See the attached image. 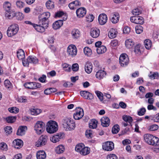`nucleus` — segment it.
Listing matches in <instances>:
<instances>
[{"label": "nucleus", "instance_id": "nucleus-56", "mask_svg": "<svg viewBox=\"0 0 159 159\" xmlns=\"http://www.w3.org/2000/svg\"><path fill=\"white\" fill-rule=\"evenodd\" d=\"M158 128V126L157 125H152L149 127V129L151 131H155L157 130Z\"/></svg>", "mask_w": 159, "mask_h": 159}, {"label": "nucleus", "instance_id": "nucleus-4", "mask_svg": "<svg viewBox=\"0 0 159 159\" xmlns=\"http://www.w3.org/2000/svg\"><path fill=\"white\" fill-rule=\"evenodd\" d=\"M50 16V13L48 12H44L39 16V23L42 25L48 27L49 22L48 18Z\"/></svg>", "mask_w": 159, "mask_h": 159}, {"label": "nucleus", "instance_id": "nucleus-19", "mask_svg": "<svg viewBox=\"0 0 159 159\" xmlns=\"http://www.w3.org/2000/svg\"><path fill=\"white\" fill-rule=\"evenodd\" d=\"M13 144L15 148L20 149L23 145V142L21 139H17L13 141Z\"/></svg>", "mask_w": 159, "mask_h": 159}, {"label": "nucleus", "instance_id": "nucleus-22", "mask_svg": "<svg viewBox=\"0 0 159 159\" xmlns=\"http://www.w3.org/2000/svg\"><path fill=\"white\" fill-rule=\"evenodd\" d=\"M91 35L93 38L98 37L100 34V31L99 29L97 28L91 29L90 32Z\"/></svg>", "mask_w": 159, "mask_h": 159}, {"label": "nucleus", "instance_id": "nucleus-2", "mask_svg": "<svg viewBox=\"0 0 159 159\" xmlns=\"http://www.w3.org/2000/svg\"><path fill=\"white\" fill-rule=\"evenodd\" d=\"M63 127L66 130L71 131L75 129V125L73 120L65 118L63 119Z\"/></svg>", "mask_w": 159, "mask_h": 159}, {"label": "nucleus", "instance_id": "nucleus-43", "mask_svg": "<svg viewBox=\"0 0 159 159\" xmlns=\"http://www.w3.org/2000/svg\"><path fill=\"white\" fill-rule=\"evenodd\" d=\"M16 13L14 11L10 10V11L7 12L6 15V16L9 19H11L16 16Z\"/></svg>", "mask_w": 159, "mask_h": 159}, {"label": "nucleus", "instance_id": "nucleus-44", "mask_svg": "<svg viewBox=\"0 0 159 159\" xmlns=\"http://www.w3.org/2000/svg\"><path fill=\"white\" fill-rule=\"evenodd\" d=\"M84 54L87 56H90L92 53L91 50L88 47H85L84 48Z\"/></svg>", "mask_w": 159, "mask_h": 159}, {"label": "nucleus", "instance_id": "nucleus-26", "mask_svg": "<svg viewBox=\"0 0 159 159\" xmlns=\"http://www.w3.org/2000/svg\"><path fill=\"white\" fill-rule=\"evenodd\" d=\"M63 20H58L55 21L52 25V27L54 30H57L60 28L63 25Z\"/></svg>", "mask_w": 159, "mask_h": 159}, {"label": "nucleus", "instance_id": "nucleus-42", "mask_svg": "<svg viewBox=\"0 0 159 159\" xmlns=\"http://www.w3.org/2000/svg\"><path fill=\"white\" fill-rule=\"evenodd\" d=\"M11 4L9 2H6L4 4L3 7L6 11L7 12L10 11L11 8Z\"/></svg>", "mask_w": 159, "mask_h": 159}, {"label": "nucleus", "instance_id": "nucleus-27", "mask_svg": "<svg viewBox=\"0 0 159 159\" xmlns=\"http://www.w3.org/2000/svg\"><path fill=\"white\" fill-rule=\"evenodd\" d=\"M71 34L72 38L74 39H77L80 35V32L77 29H74L72 30Z\"/></svg>", "mask_w": 159, "mask_h": 159}, {"label": "nucleus", "instance_id": "nucleus-18", "mask_svg": "<svg viewBox=\"0 0 159 159\" xmlns=\"http://www.w3.org/2000/svg\"><path fill=\"white\" fill-rule=\"evenodd\" d=\"M63 136V134L61 133H58L51 137L50 140L53 143H56L59 141Z\"/></svg>", "mask_w": 159, "mask_h": 159}, {"label": "nucleus", "instance_id": "nucleus-64", "mask_svg": "<svg viewBox=\"0 0 159 159\" xmlns=\"http://www.w3.org/2000/svg\"><path fill=\"white\" fill-rule=\"evenodd\" d=\"M72 69L74 71H76L79 69V65L77 63L73 64L72 66Z\"/></svg>", "mask_w": 159, "mask_h": 159}, {"label": "nucleus", "instance_id": "nucleus-9", "mask_svg": "<svg viewBox=\"0 0 159 159\" xmlns=\"http://www.w3.org/2000/svg\"><path fill=\"white\" fill-rule=\"evenodd\" d=\"M25 87L28 89H34L40 88L41 87V84L38 83L30 82L25 83L24 84Z\"/></svg>", "mask_w": 159, "mask_h": 159}, {"label": "nucleus", "instance_id": "nucleus-57", "mask_svg": "<svg viewBox=\"0 0 159 159\" xmlns=\"http://www.w3.org/2000/svg\"><path fill=\"white\" fill-rule=\"evenodd\" d=\"M16 19L19 20H21L24 17V15L23 14L20 12L16 13Z\"/></svg>", "mask_w": 159, "mask_h": 159}, {"label": "nucleus", "instance_id": "nucleus-36", "mask_svg": "<svg viewBox=\"0 0 159 159\" xmlns=\"http://www.w3.org/2000/svg\"><path fill=\"white\" fill-rule=\"evenodd\" d=\"M106 50V47L102 45L98 48L97 49V52L98 54H100L105 52Z\"/></svg>", "mask_w": 159, "mask_h": 159}, {"label": "nucleus", "instance_id": "nucleus-61", "mask_svg": "<svg viewBox=\"0 0 159 159\" xmlns=\"http://www.w3.org/2000/svg\"><path fill=\"white\" fill-rule=\"evenodd\" d=\"M0 148L1 149L4 151H6L7 150V144L4 143L0 144Z\"/></svg>", "mask_w": 159, "mask_h": 159}, {"label": "nucleus", "instance_id": "nucleus-13", "mask_svg": "<svg viewBox=\"0 0 159 159\" xmlns=\"http://www.w3.org/2000/svg\"><path fill=\"white\" fill-rule=\"evenodd\" d=\"M130 20L131 22L136 24H143L144 22L143 18L139 16H132L130 18Z\"/></svg>", "mask_w": 159, "mask_h": 159}, {"label": "nucleus", "instance_id": "nucleus-51", "mask_svg": "<svg viewBox=\"0 0 159 159\" xmlns=\"http://www.w3.org/2000/svg\"><path fill=\"white\" fill-rule=\"evenodd\" d=\"M120 130L119 126L118 125H114L112 129V132L114 134H117Z\"/></svg>", "mask_w": 159, "mask_h": 159}, {"label": "nucleus", "instance_id": "nucleus-53", "mask_svg": "<svg viewBox=\"0 0 159 159\" xmlns=\"http://www.w3.org/2000/svg\"><path fill=\"white\" fill-rule=\"evenodd\" d=\"M85 135L88 138H91L93 136L92 131L91 129L87 130L85 132Z\"/></svg>", "mask_w": 159, "mask_h": 159}, {"label": "nucleus", "instance_id": "nucleus-40", "mask_svg": "<svg viewBox=\"0 0 159 159\" xmlns=\"http://www.w3.org/2000/svg\"><path fill=\"white\" fill-rule=\"evenodd\" d=\"M95 93L100 101L102 102L103 103H105L106 101H103V95L102 93L98 91H96Z\"/></svg>", "mask_w": 159, "mask_h": 159}, {"label": "nucleus", "instance_id": "nucleus-12", "mask_svg": "<svg viewBox=\"0 0 159 159\" xmlns=\"http://www.w3.org/2000/svg\"><path fill=\"white\" fill-rule=\"evenodd\" d=\"M84 113L82 109L78 107L75 110L74 114V118L75 120H78L81 119L84 116Z\"/></svg>", "mask_w": 159, "mask_h": 159}, {"label": "nucleus", "instance_id": "nucleus-32", "mask_svg": "<svg viewBox=\"0 0 159 159\" xmlns=\"http://www.w3.org/2000/svg\"><path fill=\"white\" fill-rule=\"evenodd\" d=\"M125 45L128 48H132L134 45V42L131 39H129L125 41Z\"/></svg>", "mask_w": 159, "mask_h": 159}, {"label": "nucleus", "instance_id": "nucleus-25", "mask_svg": "<svg viewBox=\"0 0 159 159\" xmlns=\"http://www.w3.org/2000/svg\"><path fill=\"white\" fill-rule=\"evenodd\" d=\"M81 5V3L78 1L76 0L72 2L69 4V7L70 9L74 10L78 6Z\"/></svg>", "mask_w": 159, "mask_h": 159}, {"label": "nucleus", "instance_id": "nucleus-33", "mask_svg": "<svg viewBox=\"0 0 159 159\" xmlns=\"http://www.w3.org/2000/svg\"><path fill=\"white\" fill-rule=\"evenodd\" d=\"M65 150V147L62 145H60L55 148V151L57 154H61Z\"/></svg>", "mask_w": 159, "mask_h": 159}, {"label": "nucleus", "instance_id": "nucleus-5", "mask_svg": "<svg viewBox=\"0 0 159 159\" xmlns=\"http://www.w3.org/2000/svg\"><path fill=\"white\" fill-rule=\"evenodd\" d=\"M19 30L18 25L17 24H13L11 25L8 28L7 34L9 37H11L16 34Z\"/></svg>", "mask_w": 159, "mask_h": 159}, {"label": "nucleus", "instance_id": "nucleus-39", "mask_svg": "<svg viewBox=\"0 0 159 159\" xmlns=\"http://www.w3.org/2000/svg\"><path fill=\"white\" fill-rule=\"evenodd\" d=\"M84 145L83 143H80L76 145L75 147V150L78 152H79L80 153L82 151Z\"/></svg>", "mask_w": 159, "mask_h": 159}, {"label": "nucleus", "instance_id": "nucleus-38", "mask_svg": "<svg viewBox=\"0 0 159 159\" xmlns=\"http://www.w3.org/2000/svg\"><path fill=\"white\" fill-rule=\"evenodd\" d=\"M90 149L87 147H84L82 151L80 152V154L83 155H86L89 154L90 152Z\"/></svg>", "mask_w": 159, "mask_h": 159}, {"label": "nucleus", "instance_id": "nucleus-17", "mask_svg": "<svg viewBox=\"0 0 159 159\" xmlns=\"http://www.w3.org/2000/svg\"><path fill=\"white\" fill-rule=\"evenodd\" d=\"M80 95L86 99H92L93 98L92 94L87 91H81L80 92Z\"/></svg>", "mask_w": 159, "mask_h": 159}, {"label": "nucleus", "instance_id": "nucleus-1", "mask_svg": "<svg viewBox=\"0 0 159 159\" xmlns=\"http://www.w3.org/2000/svg\"><path fill=\"white\" fill-rule=\"evenodd\" d=\"M144 141L149 145L154 146L159 145V139L149 134H145L143 136Z\"/></svg>", "mask_w": 159, "mask_h": 159}, {"label": "nucleus", "instance_id": "nucleus-10", "mask_svg": "<svg viewBox=\"0 0 159 159\" xmlns=\"http://www.w3.org/2000/svg\"><path fill=\"white\" fill-rule=\"evenodd\" d=\"M48 139V138L47 136L44 135L41 136L36 143V146L37 147H39L46 145Z\"/></svg>", "mask_w": 159, "mask_h": 159}, {"label": "nucleus", "instance_id": "nucleus-55", "mask_svg": "<svg viewBox=\"0 0 159 159\" xmlns=\"http://www.w3.org/2000/svg\"><path fill=\"white\" fill-rule=\"evenodd\" d=\"M16 5L17 7L19 8H21L24 6L25 3L22 2L18 0L16 2Z\"/></svg>", "mask_w": 159, "mask_h": 159}, {"label": "nucleus", "instance_id": "nucleus-14", "mask_svg": "<svg viewBox=\"0 0 159 159\" xmlns=\"http://www.w3.org/2000/svg\"><path fill=\"white\" fill-rule=\"evenodd\" d=\"M119 14L117 12L111 13L109 17L110 20L113 24L117 23L119 21Z\"/></svg>", "mask_w": 159, "mask_h": 159}, {"label": "nucleus", "instance_id": "nucleus-62", "mask_svg": "<svg viewBox=\"0 0 159 159\" xmlns=\"http://www.w3.org/2000/svg\"><path fill=\"white\" fill-rule=\"evenodd\" d=\"M4 129L6 133L10 134L12 132V128L10 126H7L4 128Z\"/></svg>", "mask_w": 159, "mask_h": 159}, {"label": "nucleus", "instance_id": "nucleus-50", "mask_svg": "<svg viewBox=\"0 0 159 159\" xmlns=\"http://www.w3.org/2000/svg\"><path fill=\"white\" fill-rule=\"evenodd\" d=\"M135 31L137 34H140L143 31V28L140 25H137L135 27Z\"/></svg>", "mask_w": 159, "mask_h": 159}, {"label": "nucleus", "instance_id": "nucleus-46", "mask_svg": "<svg viewBox=\"0 0 159 159\" xmlns=\"http://www.w3.org/2000/svg\"><path fill=\"white\" fill-rule=\"evenodd\" d=\"M123 119L125 121L128 122L130 124H131L133 121L132 118L129 116H123Z\"/></svg>", "mask_w": 159, "mask_h": 159}, {"label": "nucleus", "instance_id": "nucleus-23", "mask_svg": "<svg viewBox=\"0 0 159 159\" xmlns=\"http://www.w3.org/2000/svg\"><path fill=\"white\" fill-rule=\"evenodd\" d=\"M101 125L103 127H107L109 125L110 120L108 117H103L101 118Z\"/></svg>", "mask_w": 159, "mask_h": 159}, {"label": "nucleus", "instance_id": "nucleus-54", "mask_svg": "<svg viewBox=\"0 0 159 159\" xmlns=\"http://www.w3.org/2000/svg\"><path fill=\"white\" fill-rule=\"evenodd\" d=\"M41 110L39 109H33L31 111L32 114L34 115H38L41 113Z\"/></svg>", "mask_w": 159, "mask_h": 159}, {"label": "nucleus", "instance_id": "nucleus-63", "mask_svg": "<svg viewBox=\"0 0 159 159\" xmlns=\"http://www.w3.org/2000/svg\"><path fill=\"white\" fill-rule=\"evenodd\" d=\"M132 13L134 15H138L141 13V11L138 9H134L132 11Z\"/></svg>", "mask_w": 159, "mask_h": 159}, {"label": "nucleus", "instance_id": "nucleus-60", "mask_svg": "<svg viewBox=\"0 0 159 159\" xmlns=\"http://www.w3.org/2000/svg\"><path fill=\"white\" fill-rule=\"evenodd\" d=\"M107 159H118V158L115 154H110L107 155Z\"/></svg>", "mask_w": 159, "mask_h": 159}, {"label": "nucleus", "instance_id": "nucleus-45", "mask_svg": "<svg viewBox=\"0 0 159 159\" xmlns=\"http://www.w3.org/2000/svg\"><path fill=\"white\" fill-rule=\"evenodd\" d=\"M16 116H9L6 118V120L8 123H12L14 122L16 120Z\"/></svg>", "mask_w": 159, "mask_h": 159}, {"label": "nucleus", "instance_id": "nucleus-11", "mask_svg": "<svg viewBox=\"0 0 159 159\" xmlns=\"http://www.w3.org/2000/svg\"><path fill=\"white\" fill-rule=\"evenodd\" d=\"M67 52L69 56L71 57L75 56L77 53V49L76 46L73 45H69L68 47Z\"/></svg>", "mask_w": 159, "mask_h": 159}, {"label": "nucleus", "instance_id": "nucleus-29", "mask_svg": "<svg viewBox=\"0 0 159 159\" xmlns=\"http://www.w3.org/2000/svg\"><path fill=\"white\" fill-rule=\"evenodd\" d=\"M93 66L92 64L90 62H87L85 65V70L88 73H90L92 70Z\"/></svg>", "mask_w": 159, "mask_h": 159}, {"label": "nucleus", "instance_id": "nucleus-28", "mask_svg": "<svg viewBox=\"0 0 159 159\" xmlns=\"http://www.w3.org/2000/svg\"><path fill=\"white\" fill-rule=\"evenodd\" d=\"M106 75V72L102 70L98 71L96 74V77L99 79H101L105 77Z\"/></svg>", "mask_w": 159, "mask_h": 159}, {"label": "nucleus", "instance_id": "nucleus-8", "mask_svg": "<svg viewBox=\"0 0 159 159\" xmlns=\"http://www.w3.org/2000/svg\"><path fill=\"white\" fill-rule=\"evenodd\" d=\"M119 60L120 64L122 67L127 66L129 63V58L127 55L125 54H121Z\"/></svg>", "mask_w": 159, "mask_h": 159}, {"label": "nucleus", "instance_id": "nucleus-21", "mask_svg": "<svg viewBox=\"0 0 159 159\" xmlns=\"http://www.w3.org/2000/svg\"><path fill=\"white\" fill-rule=\"evenodd\" d=\"M39 25L36 24H33V27L38 32L40 33L44 32L45 30V28H46L48 27H45V25L41 26L39 23Z\"/></svg>", "mask_w": 159, "mask_h": 159}, {"label": "nucleus", "instance_id": "nucleus-3", "mask_svg": "<svg viewBox=\"0 0 159 159\" xmlns=\"http://www.w3.org/2000/svg\"><path fill=\"white\" fill-rule=\"evenodd\" d=\"M47 131L49 134H53L56 132L58 129L57 123L53 120H50L46 124Z\"/></svg>", "mask_w": 159, "mask_h": 159}, {"label": "nucleus", "instance_id": "nucleus-37", "mask_svg": "<svg viewBox=\"0 0 159 159\" xmlns=\"http://www.w3.org/2000/svg\"><path fill=\"white\" fill-rule=\"evenodd\" d=\"M46 6L48 9H52L54 8V3L52 1L49 0L46 3Z\"/></svg>", "mask_w": 159, "mask_h": 159}, {"label": "nucleus", "instance_id": "nucleus-59", "mask_svg": "<svg viewBox=\"0 0 159 159\" xmlns=\"http://www.w3.org/2000/svg\"><path fill=\"white\" fill-rule=\"evenodd\" d=\"M146 111V109L144 107H143L139 109V111L138 112V114L139 116L143 115Z\"/></svg>", "mask_w": 159, "mask_h": 159}, {"label": "nucleus", "instance_id": "nucleus-7", "mask_svg": "<svg viewBox=\"0 0 159 159\" xmlns=\"http://www.w3.org/2000/svg\"><path fill=\"white\" fill-rule=\"evenodd\" d=\"M38 62V60L37 58L34 56H30L28 57L26 60L22 61L23 65L24 66H28L29 63L36 64Z\"/></svg>", "mask_w": 159, "mask_h": 159}, {"label": "nucleus", "instance_id": "nucleus-49", "mask_svg": "<svg viewBox=\"0 0 159 159\" xmlns=\"http://www.w3.org/2000/svg\"><path fill=\"white\" fill-rule=\"evenodd\" d=\"M62 66L64 70L66 71L70 72L71 70V66L66 63L63 64Z\"/></svg>", "mask_w": 159, "mask_h": 159}, {"label": "nucleus", "instance_id": "nucleus-58", "mask_svg": "<svg viewBox=\"0 0 159 159\" xmlns=\"http://www.w3.org/2000/svg\"><path fill=\"white\" fill-rule=\"evenodd\" d=\"M5 86L8 89L11 88V84L9 80H6L4 81Z\"/></svg>", "mask_w": 159, "mask_h": 159}, {"label": "nucleus", "instance_id": "nucleus-30", "mask_svg": "<svg viewBox=\"0 0 159 159\" xmlns=\"http://www.w3.org/2000/svg\"><path fill=\"white\" fill-rule=\"evenodd\" d=\"M46 157V154L43 151L38 152L37 153V159H45Z\"/></svg>", "mask_w": 159, "mask_h": 159}, {"label": "nucleus", "instance_id": "nucleus-34", "mask_svg": "<svg viewBox=\"0 0 159 159\" xmlns=\"http://www.w3.org/2000/svg\"><path fill=\"white\" fill-rule=\"evenodd\" d=\"M98 121L94 119H92L89 124V127L90 128L95 129L97 126Z\"/></svg>", "mask_w": 159, "mask_h": 159}, {"label": "nucleus", "instance_id": "nucleus-20", "mask_svg": "<svg viewBox=\"0 0 159 159\" xmlns=\"http://www.w3.org/2000/svg\"><path fill=\"white\" fill-rule=\"evenodd\" d=\"M86 11L84 8H80L76 10V13L77 16L79 18L83 17L86 14Z\"/></svg>", "mask_w": 159, "mask_h": 159}, {"label": "nucleus", "instance_id": "nucleus-48", "mask_svg": "<svg viewBox=\"0 0 159 159\" xmlns=\"http://www.w3.org/2000/svg\"><path fill=\"white\" fill-rule=\"evenodd\" d=\"M141 46L139 44H137L135 46L134 52L136 53L138 55H140L141 54V51L140 49Z\"/></svg>", "mask_w": 159, "mask_h": 159}, {"label": "nucleus", "instance_id": "nucleus-52", "mask_svg": "<svg viewBox=\"0 0 159 159\" xmlns=\"http://www.w3.org/2000/svg\"><path fill=\"white\" fill-rule=\"evenodd\" d=\"M8 110L11 113H16L19 112V109L18 108L16 107H12L9 108Z\"/></svg>", "mask_w": 159, "mask_h": 159}, {"label": "nucleus", "instance_id": "nucleus-35", "mask_svg": "<svg viewBox=\"0 0 159 159\" xmlns=\"http://www.w3.org/2000/svg\"><path fill=\"white\" fill-rule=\"evenodd\" d=\"M117 33V31L115 29H112L109 32L108 36L111 39L115 38L116 37Z\"/></svg>", "mask_w": 159, "mask_h": 159}, {"label": "nucleus", "instance_id": "nucleus-15", "mask_svg": "<svg viewBox=\"0 0 159 159\" xmlns=\"http://www.w3.org/2000/svg\"><path fill=\"white\" fill-rule=\"evenodd\" d=\"M103 149L107 151H111L114 148V144L111 141H107L103 144Z\"/></svg>", "mask_w": 159, "mask_h": 159}, {"label": "nucleus", "instance_id": "nucleus-6", "mask_svg": "<svg viewBox=\"0 0 159 159\" xmlns=\"http://www.w3.org/2000/svg\"><path fill=\"white\" fill-rule=\"evenodd\" d=\"M45 124L42 121H39L37 122L34 126L35 130L37 134H40L45 130Z\"/></svg>", "mask_w": 159, "mask_h": 159}, {"label": "nucleus", "instance_id": "nucleus-31", "mask_svg": "<svg viewBox=\"0 0 159 159\" xmlns=\"http://www.w3.org/2000/svg\"><path fill=\"white\" fill-rule=\"evenodd\" d=\"M17 55L18 58L20 60H22L25 57V53L24 51L20 49L17 52Z\"/></svg>", "mask_w": 159, "mask_h": 159}, {"label": "nucleus", "instance_id": "nucleus-16", "mask_svg": "<svg viewBox=\"0 0 159 159\" xmlns=\"http://www.w3.org/2000/svg\"><path fill=\"white\" fill-rule=\"evenodd\" d=\"M107 20V15L104 13L100 14L98 17V21L99 24L103 25L106 24Z\"/></svg>", "mask_w": 159, "mask_h": 159}, {"label": "nucleus", "instance_id": "nucleus-47", "mask_svg": "<svg viewBox=\"0 0 159 159\" xmlns=\"http://www.w3.org/2000/svg\"><path fill=\"white\" fill-rule=\"evenodd\" d=\"M17 100L20 102H27V97L25 96H22L18 97Z\"/></svg>", "mask_w": 159, "mask_h": 159}, {"label": "nucleus", "instance_id": "nucleus-41", "mask_svg": "<svg viewBox=\"0 0 159 159\" xmlns=\"http://www.w3.org/2000/svg\"><path fill=\"white\" fill-rule=\"evenodd\" d=\"M145 48L147 49H150L151 47L152 43L150 40L149 39L145 40L144 42Z\"/></svg>", "mask_w": 159, "mask_h": 159}, {"label": "nucleus", "instance_id": "nucleus-24", "mask_svg": "<svg viewBox=\"0 0 159 159\" xmlns=\"http://www.w3.org/2000/svg\"><path fill=\"white\" fill-rule=\"evenodd\" d=\"M27 129L26 126H20L18 129L16 133L17 135L22 136L25 134V131Z\"/></svg>", "mask_w": 159, "mask_h": 159}]
</instances>
